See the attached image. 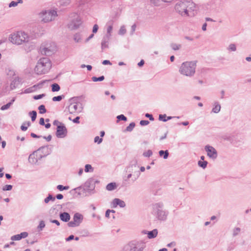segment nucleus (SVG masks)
<instances>
[{"instance_id": "2f4dec72", "label": "nucleus", "mask_w": 251, "mask_h": 251, "mask_svg": "<svg viewBox=\"0 0 251 251\" xmlns=\"http://www.w3.org/2000/svg\"><path fill=\"white\" fill-rule=\"evenodd\" d=\"M36 87H37V85H33L32 87H30L29 88L25 89L24 90V93H25V94H28V93H32V92H34L35 90Z\"/></svg>"}, {"instance_id": "603ef678", "label": "nucleus", "mask_w": 251, "mask_h": 251, "mask_svg": "<svg viewBox=\"0 0 251 251\" xmlns=\"http://www.w3.org/2000/svg\"><path fill=\"white\" fill-rule=\"evenodd\" d=\"M117 119H118V120L119 121H121V120H122V121H126L127 120V118L124 116V115L123 114H121V115H118L117 117Z\"/></svg>"}, {"instance_id": "4be33fe9", "label": "nucleus", "mask_w": 251, "mask_h": 251, "mask_svg": "<svg viewBox=\"0 0 251 251\" xmlns=\"http://www.w3.org/2000/svg\"><path fill=\"white\" fill-rule=\"evenodd\" d=\"M110 39V37L104 36L101 43V48L102 50H104L106 48H108L109 42Z\"/></svg>"}, {"instance_id": "09e8293b", "label": "nucleus", "mask_w": 251, "mask_h": 251, "mask_svg": "<svg viewBox=\"0 0 251 251\" xmlns=\"http://www.w3.org/2000/svg\"><path fill=\"white\" fill-rule=\"evenodd\" d=\"M57 188L59 191H63V190H68L69 188V187L68 186H64L62 185H58L57 186Z\"/></svg>"}, {"instance_id": "bf43d9fd", "label": "nucleus", "mask_w": 251, "mask_h": 251, "mask_svg": "<svg viewBox=\"0 0 251 251\" xmlns=\"http://www.w3.org/2000/svg\"><path fill=\"white\" fill-rule=\"evenodd\" d=\"M19 234L20 235L21 239L26 238V237H27L28 235L27 232H23Z\"/></svg>"}, {"instance_id": "f704fd0d", "label": "nucleus", "mask_w": 251, "mask_h": 251, "mask_svg": "<svg viewBox=\"0 0 251 251\" xmlns=\"http://www.w3.org/2000/svg\"><path fill=\"white\" fill-rule=\"evenodd\" d=\"M166 117H167V116L166 114H163V115L160 114L159 116V120L160 121H162L163 122H166L168 120H171L173 118V117H171V116H168L166 118L167 119H163V118H166Z\"/></svg>"}, {"instance_id": "a211bd4d", "label": "nucleus", "mask_w": 251, "mask_h": 251, "mask_svg": "<svg viewBox=\"0 0 251 251\" xmlns=\"http://www.w3.org/2000/svg\"><path fill=\"white\" fill-rule=\"evenodd\" d=\"M142 233L144 234H147L149 239H152L156 237L158 234V230L157 229H154L151 231H147L146 230H143Z\"/></svg>"}, {"instance_id": "9d476101", "label": "nucleus", "mask_w": 251, "mask_h": 251, "mask_svg": "<svg viewBox=\"0 0 251 251\" xmlns=\"http://www.w3.org/2000/svg\"><path fill=\"white\" fill-rule=\"evenodd\" d=\"M77 98L74 97L70 99L71 103L68 106V110L71 114H74L75 112H80L82 110L81 103L76 102Z\"/></svg>"}, {"instance_id": "473e14b6", "label": "nucleus", "mask_w": 251, "mask_h": 251, "mask_svg": "<svg viewBox=\"0 0 251 251\" xmlns=\"http://www.w3.org/2000/svg\"><path fill=\"white\" fill-rule=\"evenodd\" d=\"M233 135L226 134L223 135L222 137L224 140L229 141L231 143Z\"/></svg>"}, {"instance_id": "bb28decb", "label": "nucleus", "mask_w": 251, "mask_h": 251, "mask_svg": "<svg viewBox=\"0 0 251 251\" xmlns=\"http://www.w3.org/2000/svg\"><path fill=\"white\" fill-rule=\"evenodd\" d=\"M116 188V184L115 182H111L108 183L106 187V189L108 191H113Z\"/></svg>"}, {"instance_id": "5701e85b", "label": "nucleus", "mask_w": 251, "mask_h": 251, "mask_svg": "<svg viewBox=\"0 0 251 251\" xmlns=\"http://www.w3.org/2000/svg\"><path fill=\"white\" fill-rule=\"evenodd\" d=\"M59 217L61 220L64 222H69L71 219V216L69 213L66 212L60 213Z\"/></svg>"}, {"instance_id": "3c124183", "label": "nucleus", "mask_w": 251, "mask_h": 251, "mask_svg": "<svg viewBox=\"0 0 251 251\" xmlns=\"http://www.w3.org/2000/svg\"><path fill=\"white\" fill-rule=\"evenodd\" d=\"M22 239L20 234H16L15 235L12 236L11 237V240L12 241H18Z\"/></svg>"}, {"instance_id": "7c9ffc66", "label": "nucleus", "mask_w": 251, "mask_h": 251, "mask_svg": "<svg viewBox=\"0 0 251 251\" xmlns=\"http://www.w3.org/2000/svg\"><path fill=\"white\" fill-rule=\"evenodd\" d=\"M82 35L80 33H77L74 36V40L76 43H79L81 41Z\"/></svg>"}, {"instance_id": "f8f14e48", "label": "nucleus", "mask_w": 251, "mask_h": 251, "mask_svg": "<svg viewBox=\"0 0 251 251\" xmlns=\"http://www.w3.org/2000/svg\"><path fill=\"white\" fill-rule=\"evenodd\" d=\"M176 11L182 16H189L190 14L188 13V9L186 8L184 1L177 2L175 5Z\"/></svg>"}, {"instance_id": "338daca9", "label": "nucleus", "mask_w": 251, "mask_h": 251, "mask_svg": "<svg viewBox=\"0 0 251 251\" xmlns=\"http://www.w3.org/2000/svg\"><path fill=\"white\" fill-rule=\"evenodd\" d=\"M50 222L52 223L55 224L57 226H60V222L56 220H50Z\"/></svg>"}, {"instance_id": "412c9836", "label": "nucleus", "mask_w": 251, "mask_h": 251, "mask_svg": "<svg viewBox=\"0 0 251 251\" xmlns=\"http://www.w3.org/2000/svg\"><path fill=\"white\" fill-rule=\"evenodd\" d=\"M84 189L87 191H92L95 189V185L92 180H88L84 185Z\"/></svg>"}, {"instance_id": "6e6d98bb", "label": "nucleus", "mask_w": 251, "mask_h": 251, "mask_svg": "<svg viewBox=\"0 0 251 251\" xmlns=\"http://www.w3.org/2000/svg\"><path fill=\"white\" fill-rule=\"evenodd\" d=\"M115 212V211L114 210H110V209H108L106 211V212H105V217L106 218H110V214L111 213H114Z\"/></svg>"}, {"instance_id": "052dcab7", "label": "nucleus", "mask_w": 251, "mask_h": 251, "mask_svg": "<svg viewBox=\"0 0 251 251\" xmlns=\"http://www.w3.org/2000/svg\"><path fill=\"white\" fill-rule=\"evenodd\" d=\"M18 4V2L15 1H12L9 4V7H15Z\"/></svg>"}, {"instance_id": "39448f33", "label": "nucleus", "mask_w": 251, "mask_h": 251, "mask_svg": "<svg viewBox=\"0 0 251 251\" xmlns=\"http://www.w3.org/2000/svg\"><path fill=\"white\" fill-rule=\"evenodd\" d=\"M145 247V243L143 242L132 241L126 245L122 251H143Z\"/></svg>"}, {"instance_id": "4468645a", "label": "nucleus", "mask_w": 251, "mask_h": 251, "mask_svg": "<svg viewBox=\"0 0 251 251\" xmlns=\"http://www.w3.org/2000/svg\"><path fill=\"white\" fill-rule=\"evenodd\" d=\"M205 151L207 152V156L212 159H215L218 156V153L216 149L210 145H206L204 148Z\"/></svg>"}, {"instance_id": "423d86ee", "label": "nucleus", "mask_w": 251, "mask_h": 251, "mask_svg": "<svg viewBox=\"0 0 251 251\" xmlns=\"http://www.w3.org/2000/svg\"><path fill=\"white\" fill-rule=\"evenodd\" d=\"M70 22L68 24V27L71 30L78 28L82 24L80 17L76 13H71L70 16Z\"/></svg>"}, {"instance_id": "8fccbe9b", "label": "nucleus", "mask_w": 251, "mask_h": 251, "mask_svg": "<svg viewBox=\"0 0 251 251\" xmlns=\"http://www.w3.org/2000/svg\"><path fill=\"white\" fill-rule=\"evenodd\" d=\"M152 154V152L151 150H148L147 151H145L143 153V155L145 156V157H150L151 156Z\"/></svg>"}, {"instance_id": "6e6552de", "label": "nucleus", "mask_w": 251, "mask_h": 251, "mask_svg": "<svg viewBox=\"0 0 251 251\" xmlns=\"http://www.w3.org/2000/svg\"><path fill=\"white\" fill-rule=\"evenodd\" d=\"M44 149L45 147H41L37 151H34L30 154L28 157L29 162L32 164H39V161L46 156L40 153V151Z\"/></svg>"}, {"instance_id": "4d7b16f0", "label": "nucleus", "mask_w": 251, "mask_h": 251, "mask_svg": "<svg viewBox=\"0 0 251 251\" xmlns=\"http://www.w3.org/2000/svg\"><path fill=\"white\" fill-rule=\"evenodd\" d=\"M150 123L149 121L148 120H141L140 122V124L142 126H145L149 125Z\"/></svg>"}, {"instance_id": "ddd939ff", "label": "nucleus", "mask_w": 251, "mask_h": 251, "mask_svg": "<svg viewBox=\"0 0 251 251\" xmlns=\"http://www.w3.org/2000/svg\"><path fill=\"white\" fill-rule=\"evenodd\" d=\"M68 130L64 124H60L56 127V136L58 138H64L67 136Z\"/></svg>"}, {"instance_id": "c756f323", "label": "nucleus", "mask_w": 251, "mask_h": 251, "mask_svg": "<svg viewBox=\"0 0 251 251\" xmlns=\"http://www.w3.org/2000/svg\"><path fill=\"white\" fill-rule=\"evenodd\" d=\"M14 100H15V99H13L11 100V101L9 102L8 103H7V104H6L5 105H2L0 109L1 110H5L8 109L10 107V106L12 104V103H13Z\"/></svg>"}, {"instance_id": "13d9d810", "label": "nucleus", "mask_w": 251, "mask_h": 251, "mask_svg": "<svg viewBox=\"0 0 251 251\" xmlns=\"http://www.w3.org/2000/svg\"><path fill=\"white\" fill-rule=\"evenodd\" d=\"M45 96V95L44 94L36 95L34 96L33 99L36 100H39L43 98Z\"/></svg>"}, {"instance_id": "680f3d73", "label": "nucleus", "mask_w": 251, "mask_h": 251, "mask_svg": "<svg viewBox=\"0 0 251 251\" xmlns=\"http://www.w3.org/2000/svg\"><path fill=\"white\" fill-rule=\"evenodd\" d=\"M145 116L148 118H149L150 120L151 121H153L154 118L153 117L152 115L151 114L146 113L145 114Z\"/></svg>"}, {"instance_id": "0e129e2a", "label": "nucleus", "mask_w": 251, "mask_h": 251, "mask_svg": "<svg viewBox=\"0 0 251 251\" xmlns=\"http://www.w3.org/2000/svg\"><path fill=\"white\" fill-rule=\"evenodd\" d=\"M79 119H80V117L79 116H77L76 117H75L73 120V122L74 123H76V124H79Z\"/></svg>"}, {"instance_id": "1a4fd4ad", "label": "nucleus", "mask_w": 251, "mask_h": 251, "mask_svg": "<svg viewBox=\"0 0 251 251\" xmlns=\"http://www.w3.org/2000/svg\"><path fill=\"white\" fill-rule=\"evenodd\" d=\"M139 168V166L136 161L131 162L130 164L126 168V172L134 174V177L132 178L133 181H135L140 175V171H138Z\"/></svg>"}, {"instance_id": "e2e57ef3", "label": "nucleus", "mask_w": 251, "mask_h": 251, "mask_svg": "<svg viewBox=\"0 0 251 251\" xmlns=\"http://www.w3.org/2000/svg\"><path fill=\"white\" fill-rule=\"evenodd\" d=\"M99 29V26L97 24H95L93 27V32L96 33Z\"/></svg>"}, {"instance_id": "b1692460", "label": "nucleus", "mask_w": 251, "mask_h": 251, "mask_svg": "<svg viewBox=\"0 0 251 251\" xmlns=\"http://www.w3.org/2000/svg\"><path fill=\"white\" fill-rule=\"evenodd\" d=\"M221 106L218 101H215L213 103V107L212 109V112L218 113L221 110Z\"/></svg>"}, {"instance_id": "6ab92c4d", "label": "nucleus", "mask_w": 251, "mask_h": 251, "mask_svg": "<svg viewBox=\"0 0 251 251\" xmlns=\"http://www.w3.org/2000/svg\"><path fill=\"white\" fill-rule=\"evenodd\" d=\"M112 207L114 208L116 207L119 205L121 208H124L126 206V203L122 200L118 198H115L112 201Z\"/></svg>"}, {"instance_id": "58836bf2", "label": "nucleus", "mask_w": 251, "mask_h": 251, "mask_svg": "<svg viewBox=\"0 0 251 251\" xmlns=\"http://www.w3.org/2000/svg\"><path fill=\"white\" fill-rule=\"evenodd\" d=\"M29 115L31 116V121H35L37 117V112L36 111H32L29 113Z\"/></svg>"}, {"instance_id": "a878e982", "label": "nucleus", "mask_w": 251, "mask_h": 251, "mask_svg": "<svg viewBox=\"0 0 251 251\" xmlns=\"http://www.w3.org/2000/svg\"><path fill=\"white\" fill-rule=\"evenodd\" d=\"M226 50L229 52L235 51L237 50L236 45L234 43L230 44L228 45V46L226 48Z\"/></svg>"}, {"instance_id": "5fc2aeb1", "label": "nucleus", "mask_w": 251, "mask_h": 251, "mask_svg": "<svg viewBox=\"0 0 251 251\" xmlns=\"http://www.w3.org/2000/svg\"><path fill=\"white\" fill-rule=\"evenodd\" d=\"M12 185H6L2 188L3 191H10L12 189Z\"/></svg>"}, {"instance_id": "c03bdc74", "label": "nucleus", "mask_w": 251, "mask_h": 251, "mask_svg": "<svg viewBox=\"0 0 251 251\" xmlns=\"http://www.w3.org/2000/svg\"><path fill=\"white\" fill-rule=\"evenodd\" d=\"M126 27H125V25H122L121 27H120V29L119 31V35H123L124 34H126Z\"/></svg>"}, {"instance_id": "72a5a7b5", "label": "nucleus", "mask_w": 251, "mask_h": 251, "mask_svg": "<svg viewBox=\"0 0 251 251\" xmlns=\"http://www.w3.org/2000/svg\"><path fill=\"white\" fill-rule=\"evenodd\" d=\"M55 197H53L51 194H49L48 196L45 199L44 202L45 203H48L50 201L53 202L55 201Z\"/></svg>"}, {"instance_id": "a18cd8bd", "label": "nucleus", "mask_w": 251, "mask_h": 251, "mask_svg": "<svg viewBox=\"0 0 251 251\" xmlns=\"http://www.w3.org/2000/svg\"><path fill=\"white\" fill-rule=\"evenodd\" d=\"M64 98V95H60L55 96L52 98V100L53 101H59L61 100Z\"/></svg>"}, {"instance_id": "ea45409f", "label": "nucleus", "mask_w": 251, "mask_h": 251, "mask_svg": "<svg viewBox=\"0 0 251 251\" xmlns=\"http://www.w3.org/2000/svg\"><path fill=\"white\" fill-rule=\"evenodd\" d=\"M104 79V76L103 75H101L100 77H96V76H93L92 77V80L94 82H97V81H101Z\"/></svg>"}, {"instance_id": "cd10ccee", "label": "nucleus", "mask_w": 251, "mask_h": 251, "mask_svg": "<svg viewBox=\"0 0 251 251\" xmlns=\"http://www.w3.org/2000/svg\"><path fill=\"white\" fill-rule=\"evenodd\" d=\"M31 123L30 122H25L23 123L21 126V129L22 131H26L27 129L28 126H30Z\"/></svg>"}, {"instance_id": "20e7f679", "label": "nucleus", "mask_w": 251, "mask_h": 251, "mask_svg": "<svg viewBox=\"0 0 251 251\" xmlns=\"http://www.w3.org/2000/svg\"><path fill=\"white\" fill-rule=\"evenodd\" d=\"M152 214L154 215L156 218L161 221L166 220L168 212L163 210V204L162 202H158L152 204Z\"/></svg>"}, {"instance_id": "c85d7f7f", "label": "nucleus", "mask_w": 251, "mask_h": 251, "mask_svg": "<svg viewBox=\"0 0 251 251\" xmlns=\"http://www.w3.org/2000/svg\"><path fill=\"white\" fill-rule=\"evenodd\" d=\"M241 229L240 227H234L232 230V236L235 237V236H237L238 235H239V234L241 232Z\"/></svg>"}, {"instance_id": "774afa93", "label": "nucleus", "mask_w": 251, "mask_h": 251, "mask_svg": "<svg viewBox=\"0 0 251 251\" xmlns=\"http://www.w3.org/2000/svg\"><path fill=\"white\" fill-rule=\"evenodd\" d=\"M129 174H128L127 176H126V177H124V179L125 181H127L132 176V173H128Z\"/></svg>"}, {"instance_id": "c9c22d12", "label": "nucleus", "mask_w": 251, "mask_h": 251, "mask_svg": "<svg viewBox=\"0 0 251 251\" xmlns=\"http://www.w3.org/2000/svg\"><path fill=\"white\" fill-rule=\"evenodd\" d=\"M60 89V87L57 83H53L51 85V90L52 92H58Z\"/></svg>"}, {"instance_id": "79ce46f5", "label": "nucleus", "mask_w": 251, "mask_h": 251, "mask_svg": "<svg viewBox=\"0 0 251 251\" xmlns=\"http://www.w3.org/2000/svg\"><path fill=\"white\" fill-rule=\"evenodd\" d=\"M207 163L208 162L206 161H201L200 160L198 162V165L203 169H205L207 166Z\"/></svg>"}, {"instance_id": "f03ea898", "label": "nucleus", "mask_w": 251, "mask_h": 251, "mask_svg": "<svg viewBox=\"0 0 251 251\" xmlns=\"http://www.w3.org/2000/svg\"><path fill=\"white\" fill-rule=\"evenodd\" d=\"M30 38V37L27 33L23 31H18L11 34L9 40L14 44L20 45L28 43Z\"/></svg>"}, {"instance_id": "f3484780", "label": "nucleus", "mask_w": 251, "mask_h": 251, "mask_svg": "<svg viewBox=\"0 0 251 251\" xmlns=\"http://www.w3.org/2000/svg\"><path fill=\"white\" fill-rule=\"evenodd\" d=\"M113 24L114 21L112 20H109L107 22L105 25V27L106 28V34L105 36L111 37Z\"/></svg>"}, {"instance_id": "0eeeda50", "label": "nucleus", "mask_w": 251, "mask_h": 251, "mask_svg": "<svg viewBox=\"0 0 251 251\" xmlns=\"http://www.w3.org/2000/svg\"><path fill=\"white\" fill-rule=\"evenodd\" d=\"M57 16V12L54 10L43 11L39 14L40 18L41 19L42 21L44 23H47L54 20Z\"/></svg>"}, {"instance_id": "a19ab883", "label": "nucleus", "mask_w": 251, "mask_h": 251, "mask_svg": "<svg viewBox=\"0 0 251 251\" xmlns=\"http://www.w3.org/2000/svg\"><path fill=\"white\" fill-rule=\"evenodd\" d=\"M93 170H94V169L91 165L86 164L85 166L84 171L86 173L92 172L93 171Z\"/></svg>"}, {"instance_id": "2eb2a0df", "label": "nucleus", "mask_w": 251, "mask_h": 251, "mask_svg": "<svg viewBox=\"0 0 251 251\" xmlns=\"http://www.w3.org/2000/svg\"><path fill=\"white\" fill-rule=\"evenodd\" d=\"M243 138L240 135L233 134L231 144L236 147L241 146L243 144Z\"/></svg>"}, {"instance_id": "aec40b11", "label": "nucleus", "mask_w": 251, "mask_h": 251, "mask_svg": "<svg viewBox=\"0 0 251 251\" xmlns=\"http://www.w3.org/2000/svg\"><path fill=\"white\" fill-rule=\"evenodd\" d=\"M186 5V8L188 9V13L190 12L194 11L196 9V4L193 1L187 0L184 1Z\"/></svg>"}, {"instance_id": "37998d69", "label": "nucleus", "mask_w": 251, "mask_h": 251, "mask_svg": "<svg viewBox=\"0 0 251 251\" xmlns=\"http://www.w3.org/2000/svg\"><path fill=\"white\" fill-rule=\"evenodd\" d=\"M45 227V224L44 221H41L39 225L37 227V229L39 231H42L43 229Z\"/></svg>"}, {"instance_id": "9b49d317", "label": "nucleus", "mask_w": 251, "mask_h": 251, "mask_svg": "<svg viewBox=\"0 0 251 251\" xmlns=\"http://www.w3.org/2000/svg\"><path fill=\"white\" fill-rule=\"evenodd\" d=\"M83 216L79 213H75L73 216V221L69 222L68 226L71 227L78 226L82 222Z\"/></svg>"}, {"instance_id": "4c0bfd02", "label": "nucleus", "mask_w": 251, "mask_h": 251, "mask_svg": "<svg viewBox=\"0 0 251 251\" xmlns=\"http://www.w3.org/2000/svg\"><path fill=\"white\" fill-rule=\"evenodd\" d=\"M171 47L173 50H179L181 48V45L180 44L172 43L171 44Z\"/></svg>"}, {"instance_id": "393cba45", "label": "nucleus", "mask_w": 251, "mask_h": 251, "mask_svg": "<svg viewBox=\"0 0 251 251\" xmlns=\"http://www.w3.org/2000/svg\"><path fill=\"white\" fill-rule=\"evenodd\" d=\"M169 151L168 150L163 151L161 150L159 151V155L161 157H163L164 159H167L169 156Z\"/></svg>"}, {"instance_id": "49530a36", "label": "nucleus", "mask_w": 251, "mask_h": 251, "mask_svg": "<svg viewBox=\"0 0 251 251\" xmlns=\"http://www.w3.org/2000/svg\"><path fill=\"white\" fill-rule=\"evenodd\" d=\"M39 112L41 114L45 113L47 111L44 105H41L38 107Z\"/></svg>"}, {"instance_id": "7ed1b4c3", "label": "nucleus", "mask_w": 251, "mask_h": 251, "mask_svg": "<svg viewBox=\"0 0 251 251\" xmlns=\"http://www.w3.org/2000/svg\"><path fill=\"white\" fill-rule=\"evenodd\" d=\"M51 62L48 57L41 58L35 68V72L38 75L47 73L51 68Z\"/></svg>"}, {"instance_id": "dca6fc26", "label": "nucleus", "mask_w": 251, "mask_h": 251, "mask_svg": "<svg viewBox=\"0 0 251 251\" xmlns=\"http://www.w3.org/2000/svg\"><path fill=\"white\" fill-rule=\"evenodd\" d=\"M54 50L52 48L42 45L40 49V51L42 54L50 56L53 53Z\"/></svg>"}, {"instance_id": "e433bc0d", "label": "nucleus", "mask_w": 251, "mask_h": 251, "mask_svg": "<svg viewBox=\"0 0 251 251\" xmlns=\"http://www.w3.org/2000/svg\"><path fill=\"white\" fill-rule=\"evenodd\" d=\"M135 126V124L134 122L131 123L128 126L126 127L125 131L128 132H131L133 130V128Z\"/></svg>"}, {"instance_id": "f257e3e1", "label": "nucleus", "mask_w": 251, "mask_h": 251, "mask_svg": "<svg viewBox=\"0 0 251 251\" xmlns=\"http://www.w3.org/2000/svg\"><path fill=\"white\" fill-rule=\"evenodd\" d=\"M196 66V61L184 62L179 67V72L183 75L192 77L195 74Z\"/></svg>"}, {"instance_id": "864d4df0", "label": "nucleus", "mask_w": 251, "mask_h": 251, "mask_svg": "<svg viewBox=\"0 0 251 251\" xmlns=\"http://www.w3.org/2000/svg\"><path fill=\"white\" fill-rule=\"evenodd\" d=\"M102 138H100L99 136H96L94 138L95 143H97L98 144H100L102 142Z\"/></svg>"}, {"instance_id": "de8ad7c7", "label": "nucleus", "mask_w": 251, "mask_h": 251, "mask_svg": "<svg viewBox=\"0 0 251 251\" xmlns=\"http://www.w3.org/2000/svg\"><path fill=\"white\" fill-rule=\"evenodd\" d=\"M89 1L90 0H78V5L79 7L85 5L86 4L88 3Z\"/></svg>"}, {"instance_id": "69168bd1", "label": "nucleus", "mask_w": 251, "mask_h": 251, "mask_svg": "<svg viewBox=\"0 0 251 251\" xmlns=\"http://www.w3.org/2000/svg\"><path fill=\"white\" fill-rule=\"evenodd\" d=\"M102 64L104 65H111V63L108 60H103L102 62Z\"/></svg>"}]
</instances>
